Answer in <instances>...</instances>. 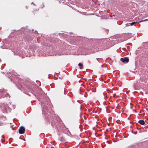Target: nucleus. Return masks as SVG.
<instances>
[{"mask_svg": "<svg viewBox=\"0 0 148 148\" xmlns=\"http://www.w3.org/2000/svg\"><path fill=\"white\" fill-rule=\"evenodd\" d=\"M78 65L79 66V68L80 69H82L83 67V64L81 63H79Z\"/></svg>", "mask_w": 148, "mask_h": 148, "instance_id": "20e7f679", "label": "nucleus"}, {"mask_svg": "<svg viewBox=\"0 0 148 148\" xmlns=\"http://www.w3.org/2000/svg\"><path fill=\"white\" fill-rule=\"evenodd\" d=\"M148 19H145V20H142V21H140V22H143V21H148Z\"/></svg>", "mask_w": 148, "mask_h": 148, "instance_id": "423d86ee", "label": "nucleus"}, {"mask_svg": "<svg viewBox=\"0 0 148 148\" xmlns=\"http://www.w3.org/2000/svg\"><path fill=\"white\" fill-rule=\"evenodd\" d=\"M138 122L141 125H143L145 123L144 120H140L138 121Z\"/></svg>", "mask_w": 148, "mask_h": 148, "instance_id": "7ed1b4c3", "label": "nucleus"}, {"mask_svg": "<svg viewBox=\"0 0 148 148\" xmlns=\"http://www.w3.org/2000/svg\"><path fill=\"white\" fill-rule=\"evenodd\" d=\"M18 131L20 134H23L25 132V129L23 127H21L19 129Z\"/></svg>", "mask_w": 148, "mask_h": 148, "instance_id": "f03ea898", "label": "nucleus"}, {"mask_svg": "<svg viewBox=\"0 0 148 148\" xmlns=\"http://www.w3.org/2000/svg\"><path fill=\"white\" fill-rule=\"evenodd\" d=\"M129 25H130L129 24L127 23V24H126V26H129Z\"/></svg>", "mask_w": 148, "mask_h": 148, "instance_id": "0eeeda50", "label": "nucleus"}, {"mask_svg": "<svg viewBox=\"0 0 148 148\" xmlns=\"http://www.w3.org/2000/svg\"><path fill=\"white\" fill-rule=\"evenodd\" d=\"M121 61L124 63H127L129 61V59L127 57L121 58Z\"/></svg>", "mask_w": 148, "mask_h": 148, "instance_id": "f257e3e1", "label": "nucleus"}, {"mask_svg": "<svg viewBox=\"0 0 148 148\" xmlns=\"http://www.w3.org/2000/svg\"><path fill=\"white\" fill-rule=\"evenodd\" d=\"M136 23H137V22H133L131 23H129V24L130 25L132 26V25H134Z\"/></svg>", "mask_w": 148, "mask_h": 148, "instance_id": "39448f33", "label": "nucleus"}]
</instances>
